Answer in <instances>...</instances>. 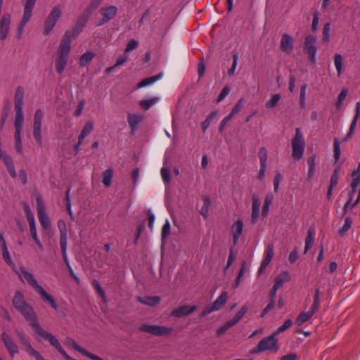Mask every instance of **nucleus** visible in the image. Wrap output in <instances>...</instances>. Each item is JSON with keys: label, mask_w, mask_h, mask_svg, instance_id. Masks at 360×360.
Returning a JSON list of instances; mask_svg holds the SVG:
<instances>
[{"label": "nucleus", "mask_w": 360, "mask_h": 360, "mask_svg": "<svg viewBox=\"0 0 360 360\" xmlns=\"http://www.w3.org/2000/svg\"><path fill=\"white\" fill-rule=\"evenodd\" d=\"M28 322L30 323L31 327L33 328L34 333L37 336L48 340L50 344L53 347H56V349L65 358L66 360H76L72 359L67 354V352L62 347L58 340L54 335L42 328L38 321L37 316Z\"/></svg>", "instance_id": "obj_1"}, {"label": "nucleus", "mask_w": 360, "mask_h": 360, "mask_svg": "<svg viewBox=\"0 0 360 360\" xmlns=\"http://www.w3.org/2000/svg\"><path fill=\"white\" fill-rule=\"evenodd\" d=\"M71 49L70 33H65L60 43L56 60V69L58 73L61 74L68 63L69 53Z\"/></svg>", "instance_id": "obj_2"}, {"label": "nucleus", "mask_w": 360, "mask_h": 360, "mask_svg": "<svg viewBox=\"0 0 360 360\" xmlns=\"http://www.w3.org/2000/svg\"><path fill=\"white\" fill-rule=\"evenodd\" d=\"M12 303L15 309L20 313L27 321H31L37 316L34 308L26 302L22 292L16 291L13 297Z\"/></svg>", "instance_id": "obj_3"}, {"label": "nucleus", "mask_w": 360, "mask_h": 360, "mask_svg": "<svg viewBox=\"0 0 360 360\" xmlns=\"http://www.w3.org/2000/svg\"><path fill=\"white\" fill-rule=\"evenodd\" d=\"M276 335L273 333L269 337L263 338L258 345L251 349L250 353L252 354L262 353L266 351L277 352L278 349V340Z\"/></svg>", "instance_id": "obj_4"}, {"label": "nucleus", "mask_w": 360, "mask_h": 360, "mask_svg": "<svg viewBox=\"0 0 360 360\" xmlns=\"http://www.w3.org/2000/svg\"><path fill=\"white\" fill-rule=\"evenodd\" d=\"M292 157L299 160L303 158L305 141L300 128L295 129V134L291 140Z\"/></svg>", "instance_id": "obj_5"}, {"label": "nucleus", "mask_w": 360, "mask_h": 360, "mask_svg": "<svg viewBox=\"0 0 360 360\" xmlns=\"http://www.w3.org/2000/svg\"><path fill=\"white\" fill-rule=\"evenodd\" d=\"M62 10L60 6L58 5L53 7L51 12L49 14L44 21L43 34L46 36L50 34L56 25L57 21L60 18Z\"/></svg>", "instance_id": "obj_6"}, {"label": "nucleus", "mask_w": 360, "mask_h": 360, "mask_svg": "<svg viewBox=\"0 0 360 360\" xmlns=\"http://www.w3.org/2000/svg\"><path fill=\"white\" fill-rule=\"evenodd\" d=\"M44 112L41 109L36 110L33 122V136L39 145L42 144L41 122Z\"/></svg>", "instance_id": "obj_7"}, {"label": "nucleus", "mask_w": 360, "mask_h": 360, "mask_svg": "<svg viewBox=\"0 0 360 360\" xmlns=\"http://www.w3.org/2000/svg\"><path fill=\"white\" fill-rule=\"evenodd\" d=\"M117 11L118 8L115 6H108L101 8L99 10V13L102 17L99 20L98 25H104L112 20L117 15Z\"/></svg>", "instance_id": "obj_8"}, {"label": "nucleus", "mask_w": 360, "mask_h": 360, "mask_svg": "<svg viewBox=\"0 0 360 360\" xmlns=\"http://www.w3.org/2000/svg\"><path fill=\"white\" fill-rule=\"evenodd\" d=\"M11 14L4 13L0 18V39L5 40L10 32L11 24Z\"/></svg>", "instance_id": "obj_9"}, {"label": "nucleus", "mask_w": 360, "mask_h": 360, "mask_svg": "<svg viewBox=\"0 0 360 360\" xmlns=\"http://www.w3.org/2000/svg\"><path fill=\"white\" fill-rule=\"evenodd\" d=\"M316 41V37L311 34L307 35L305 37L304 49L309 54V60L314 63L316 62V55L317 51V49L315 46Z\"/></svg>", "instance_id": "obj_10"}, {"label": "nucleus", "mask_w": 360, "mask_h": 360, "mask_svg": "<svg viewBox=\"0 0 360 360\" xmlns=\"http://www.w3.org/2000/svg\"><path fill=\"white\" fill-rule=\"evenodd\" d=\"M1 340L11 356L14 357L15 354H18V347L8 334L3 333L1 334Z\"/></svg>", "instance_id": "obj_11"}, {"label": "nucleus", "mask_w": 360, "mask_h": 360, "mask_svg": "<svg viewBox=\"0 0 360 360\" xmlns=\"http://www.w3.org/2000/svg\"><path fill=\"white\" fill-rule=\"evenodd\" d=\"M294 48V40L293 38L287 33H284L282 35L280 49L282 51L286 53H290Z\"/></svg>", "instance_id": "obj_12"}, {"label": "nucleus", "mask_w": 360, "mask_h": 360, "mask_svg": "<svg viewBox=\"0 0 360 360\" xmlns=\"http://www.w3.org/2000/svg\"><path fill=\"white\" fill-rule=\"evenodd\" d=\"M197 307L195 305H183L180 306L178 308L174 309L172 313L171 316L181 318L187 315L192 314L193 311L196 310Z\"/></svg>", "instance_id": "obj_13"}, {"label": "nucleus", "mask_w": 360, "mask_h": 360, "mask_svg": "<svg viewBox=\"0 0 360 360\" xmlns=\"http://www.w3.org/2000/svg\"><path fill=\"white\" fill-rule=\"evenodd\" d=\"M252 214L250 217L251 223L255 224L258 221L259 211H260V201L257 195H253L252 198Z\"/></svg>", "instance_id": "obj_14"}, {"label": "nucleus", "mask_w": 360, "mask_h": 360, "mask_svg": "<svg viewBox=\"0 0 360 360\" xmlns=\"http://www.w3.org/2000/svg\"><path fill=\"white\" fill-rule=\"evenodd\" d=\"M243 224L241 219H237L232 224L231 231L233 236V243L236 245L238 243L240 236L243 232Z\"/></svg>", "instance_id": "obj_15"}, {"label": "nucleus", "mask_w": 360, "mask_h": 360, "mask_svg": "<svg viewBox=\"0 0 360 360\" xmlns=\"http://www.w3.org/2000/svg\"><path fill=\"white\" fill-rule=\"evenodd\" d=\"M86 20V19H80L77 21L76 25L72 30H67L65 33H70V41L72 39H76L79 34L82 32L83 28L85 26Z\"/></svg>", "instance_id": "obj_16"}, {"label": "nucleus", "mask_w": 360, "mask_h": 360, "mask_svg": "<svg viewBox=\"0 0 360 360\" xmlns=\"http://www.w3.org/2000/svg\"><path fill=\"white\" fill-rule=\"evenodd\" d=\"M21 275H20V278L22 280L24 278L26 281L35 290L39 289L41 285H39L37 281L34 278V276L26 271L24 268L20 269Z\"/></svg>", "instance_id": "obj_17"}, {"label": "nucleus", "mask_w": 360, "mask_h": 360, "mask_svg": "<svg viewBox=\"0 0 360 360\" xmlns=\"http://www.w3.org/2000/svg\"><path fill=\"white\" fill-rule=\"evenodd\" d=\"M15 334L18 338L22 349L29 354L32 352L34 349L32 347L30 342L27 338L25 337V334L21 331H16Z\"/></svg>", "instance_id": "obj_18"}, {"label": "nucleus", "mask_w": 360, "mask_h": 360, "mask_svg": "<svg viewBox=\"0 0 360 360\" xmlns=\"http://www.w3.org/2000/svg\"><path fill=\"white\" fill-rule=\"evenodd\" d=\"M352 181L351 184V191H349V195H354L357 186L360 184V164L358 168L352 172Z\"/></svg>", "instance_id": "obj_19"}, {"label": "nucleus", "mask_w": 360, "mask_h": 360, "mask_svg": "<svg viewBox=\"0 0 360 360\" xmlns=\"http://www.w3.org/2000/svg\"><path fill=\"white\" fill-rule=\"evenodd\" d=\"M24 93V89L22 86L16 88L14 95V108H22Z\"/></svg>", "instance_id": "obj_20"}, {"label": "nucleus", "mask_w": 360, "mask_h": 360, "mask_svg": "<svg viewBox=\"0 0 360 360\" xmlns=\"http://www.w3.org/2000/svg\"><path fill=\"white\" fill-rule=\"evenodd\" d=\"M40 295L41 298L46 302L50 304V305L54 309H58V305L54 299L41 286L36 290Z\"/></svg>", "instance_id": "obj_21"}, {"label": "nucleus", "mask_w": 360, "mask_h": 360, "mask_svg": "<svg viewBox=\"0 0 360 360\" xmlns=\"http://www.w3.org/2000/svg\"><path fill=\"white\" fill-rule=\"evenodd\" d=\"M142 119V117L138 114L128 113L127 121L132 131L134 132L137 130L138 125L141 122Z\"/></svg>", "instance_id": "obj_22"}, {"label": "nucleus", "mask_w": 360, "mask_h": 360, "mask_svg": "<svg viewBox=\"0 0 360 360\" xmlns=\"http://www.w3.org/2000/svg\"><path fill=\"white\" fill-rule=\"evenodd\" d=\"M163 77V73H159L156 75L144 78L137 84V88L141 89L145 86H150L157 81L160 80Z\"/></svg>", "instance_id": "obj_23"}, {"label": "nucleus", "mask_w": 360, "mask_h": 360, "mask_svg": "<svg viewBox=\"0 0 360 360\" xmlns=\"http://www.w3.org/2000/svg\"><path fill=\"white\" fill-rule=\"evenodd\" d=\"M15 116L14 121L15 130L22 131L24 121V115L22 108H14Z\"/></svg>", "instance_id": "obj_24"}, {"label": "nucleus", "mask_w": 360, "mask_h": 360, "mask_svg": "<svg viewBox=\"0 0 360 360\" xmlns=\"http://www.w3.org/2000/svg\"><path fill=\"white\" fill-rule=\"evenodd\" d=\"M228 300V294L223 292L213 302L212 307L215 311L221 309Z\"/></svg>", "instance_id": "obj_25"}, {"label": "nucleus", "mask_w": 360, "mask_h": 360, "mask_svg": "<svg viewBox=\"0 0 360 360\" xmlns=\"http://www.w3.org/2000/svg\"><path fill=\"white\" fill-rule=\"evenodd\" d=\"M160 101V97H152L148 99L140 101L139 104L142 109L147 110L152 106L156 105Z\"/></svg>", "instance_id": "obj_26"}, {"label": "nucleus", "mask_w": 360, "mask_h": 360, "mask_svg": "<svg viewBox=\"0 0 360 360\" xmlns=\"http://www.w3.org/2000/svg\"><path fill=\"white\" fill-rule=\"evenodd\" d=\"M315 313L316 311L313 310V309L310 307V309L308 311H304L299 314L296 319V323L298 326L302 325L304 322L308 321Z\"/></svg>", "instance_id": "obj_27"}, {"label": "nucleus", "mask_w": 360, "mask_h": 360, "mask_svg": "<svg viewBox=\"0 0 360 360\" xmlns=\"http://www.w3.org/2000/svg\"><path fill=\"white\" fill-rule=\"evenodd\" d=\"M202 201L203 205L200 209V213L205 219H206L209 214L210 207L211 206L212 201L210 198L207 195L202 196Z\"/></svg>", "instance_id": "obj_28"}, {"label": "nucleus", "mask_w": 360, "mask_h": 360, "mask_svg": "<svg viewBox=\"0 0 360 360\" xmlns=\"http://www.w3.org/2000/svg\"><path fill=\"white\" fill-rule=\"evenodd\" d=\"M290 279V276L289 273L286 271L281 272L279 275H278L275 278L274 285L278 288H281L283 284Z\"/></svg>", "instance_id": "obj_29"}, {"label": "nucleus", "mask_w": 360, "mask_h": 360, "mask_svg": "<svg viewBox=\"0 0 360 360\" xmlns=\"http://www.w3.org/2000/svg\"><path fill=\"white\" fill-rule=\"evenodd\" d=\"M137 300L142 304L153 307L160 303V297L158 296L147 297L145 298L138 297Z\"/></svg>", "instance_id": "obj_30"}, {"label": "nucleus", "mask_w": 360, "mask_h": 360, "mask_svg": "<svg viewBox=\"0 0 360 360\" xmlns=\"http://www.w3.org/2000/svg\"><path fill=\"white\" fill-rule=\"evenodd\" d=\"M274 200V196L271 193H269L265 195L264 202L262 207V215L266 217L269 214L270 205Z\"/></svg>", "instance_id": "obj_31"}, {"label": "nucleus", "mask_w": 360, "mask_h": 360, "mask_svg": "<svg viewBox=\"0 0 360 360\" xmlns=\"http://www.w3.org/2000/svg\"><path fill=\"white\" fill-rule=\"evenodd\" d=\"M21 132L22 131L15 130V148L20 155L23 154Z\"/></svg>", "instance_id": "obj_32"}, {"label": "nucleus", "mask_w": 360, "mask_h": 360, "mask_svg": "<svg viewBox=\"0 0 360 360\" xmlns=\"http://www.w3.org/2000/svg\"><path fill=\"white\" fill-rule=\"evenodd\" d=\"M24 1V13L23 15L32 17V10L37 0H23Z\"/></svg>", "instance_id": "obj_33"}, {"label": "nucleus", "mask_w": 360, "mask_h": 360, "mask_svg": "<svg viewBox=\"0 0 360 360\" xmlns=\"http://www.w3.org/2000/svg\"><path fill=\"white\" fill-rule=\"evenodd\" d=\"M314 234H315L314 229L309 228V230L307 231V236L305 239L304 253H307V251L311 248V245L314 240Z\"/></svg>", "instance_id": "obj_34"}, {"label": "nucleus", "mask_w": 360, "mask_h": 360, "mask_svg": "<svg viewBox=\"0 0 360 360\" xmlns=\"http://www.w3.org/2000/svg\"><path fill=\"white\" fill-rule=\"evenodd\" d=\"M113 176V171L112 169L109 168L104 171L102 174V182L103 184L108 187L111 185L112 179Z\"/></svg>", "instance_id": "obj_35"}, {"label": "nucleus", "mask_w": 360, "mask_h": 360, "mask_svg": "<svg viewBox=\"0 0 360 360\" xmlns=\"http://www.w3.org/2000/svg\"><path fill=\"white\" fill-rule=\"evenodd\" d=\"M95 54L93 52H86L84 53L79 60V64L82 67L86 66L94 58Z\"/></svg>", "instance_id": "obj_36"}, {"label": "nucleus", "mask_w": 360, "mask_h": 360, "mask_svg": "<svg viewBox=\"0 0 360 360\" xmlns=\"http://www.w3.org/2000/svg\"><path fill=\"white\" fill-rule=\"evenodd\" d=\"M352 224V219L351 217L347 216L345 219V223L342 228H340L338 231V234L343 237L346 233L350 229Z\"/></svg>", "instance_id": "obj_37"}, {"label": "nucleus", "mask_w": 360, "mask_h": 360, "mask_svg": "<svg viewBox=\"0 0 360 360\" xmlns=\"http://www.w3.org/2000/svg\"><path fill=\"white\" fill-rule=\"evenodd\" d=\"M158 325L141 324L139 330L153 335H156Z\"/></svg>", "instance_id": "obj_38"}, {"label": "nucleus", "mask_w": 360, "mask_h": 360, "mask_svg": "<svg viewBox=\"0 0 360 360\" xmlns=\"http://www.w3.org/2000/svg\"><path fill=\"white\" fill-rule=\"evenodd\" d=\"M1 250H2V256L6 262V263L11 266L12 268H15V265L13 263L12 258L10 255V253L8 250L6 244H3L1 245Z\"/></svg>", "instance_id": "obj_39"}, {"label": "nucleus", "mask_w": 360, "mask_h": 360, "mask_svg": "<svg viewBox=\"0 0 360 360\" xmlns=\"http://www.w3.org/2000/svg\"><path fill=\"white\" fill-rule=\"evenodd\" d=\"M31 236L40 250H43V245L41 243L37 231L36 224L29 225Z\"/></svg>", "instance_id": "obj_40"}, {"label": "nucleus", "mask_w": 360, "mask_h": 360, "mask_svg": "<svg viewBox=\"0 0 360 360\" xmlns=\"http://www.w3.org/2000/svg\"><path fill=\"white\" fill-rule=\"evenodd\" d=\"M334 65L337 70L338 76H340L342 72V56L340 54H335Z\"/></svg>", "instance_id": "obj_41"}, {"label": "nucleus", "mask_w": 360, "mask_h": 360, "mask_svg": "<svg viewBox=\"0 0 360 360\" xmlns=\"http://www.w3.org/2000/svg\"><path fill=\"white\" fill-rule=\"evenodd\" d=\"M38 218L42 227L46 230L50 228V219L46 212L39 214Z\"/></svg>", "instance_id": "obj_42"}, {"label": "nucleus", "mask_w": 360, "mask_h": 360, "mask_svg": "<svg viewBox=\"0 0 360 360\" xmlns=\"http://www.w3.org/2000/svg\"><path fill=\"white\" fill-rule=\"evenodd\" d=\"M23 209H24L27 221L29 223V225L35 224L34 216V214L32 212L30 206L27 203H25L23 205Z\"/></svg>", "instance_id": "obj_43"}, {"label": "nucleus", "mask_w": 360, "mask_h": 360, "mask_svg": "<svg viewBox=\"0 0 360 360\" xmlns=\"http://www.w3.org/2000/svg\"><path fill=\"white\" fill-rule=\"evenodd\" d=\"M281 95L279 94H274L265 103L266 108H274L281 99Z\"/></svg>", "instance_id": "obj_44"}, {"label": "nucleus", "mask_w": 360, "mask_h": 360, "mask_svg": "<svg viewBox=\"0 0 360 360\" xmlns=\"http://www.w3.org/2000/svg\"><path fill=\"white\" fill-rule=\"evenodd\" d=\"M267 150L264 146H262L259 148V153H258V157L259 159L260 165H266V161H267Z\"/></svg>", "instance_id": "obj_45"}, {"label": "nucleus", "mask_w": 360, "mask_h": 360, "mask_svg": "<svg viewBox=\"0 0 360 360\" xmlns=\"http://www.w3.org/2000/svg\"><path fill=\"white\" fill-rule=\"evenodd\" d=\"M172 328L167 327L165 326H158L155 336L168 335L172 333Z\"/></svg>", "instance_id": "obj_46"}, {"label": "nucleus", "mask_w": 360, "mask_h": 360, "mask_svg": "<svg viewBox=\"0 0 360 360\" xmlns=\"http://www.w3.org/2000/svg\"><path fill=\"white\" fill-rule=\"evenodd\" d=\"M358 120L359 118H356L354 117H353V120L349 127V131L347 134L346 136L345 137L344 141H347L354 134Z\"/></svg>", "instance_id": "obj_47"}, {"label": "nucleus", "mask_w": 360, "mask_h": 360, "mask_svg": "<svg viewBox=\"0 0 360 360\" xmlns=\"http://www.w3.org/2000/svg\"><path fill=\"white\" fill-rule=\"evenodd\" d=\"M292 320L288 319H286L284 323L280 326L277 330L274 333L276 335H278V334L283 333V331H285V330H287L288 328H289L290 327V326L292 325Z\"/></svg>", "instance_id": "obj_48"}, {"label": "nucleus", "mask_w": 360, "mask_h": 360, "mask_svg": "<svg viewBox=\"0 0 360 360\" xmlns=\"http://www.w3.org/2000/svg\"><path fill=\"white\" fill-rule=\"evenodd\" d=\"M330 25L329 22H327L324 25L323 32H322V39L325 41L328 42L330 41Z\"/></svg>", "instance_id": "obj_49"}, {"label": "nucleus", "mask_w": 360, "mask_h": 360, "mask_svg": "<svg viewBox=\"0 0 360 360\" xmlns=\"http://www.w3.org/2000/svg\"><path fill=\"white\" fill-rule=\"evenodd\" d=\"M30 17H27L25 15H22V18L20 22V24L18 27V34L20 37L24 32V27L27 22L30 20Z\"/></svg>", "instance_id": "obj_50"}, {"label": "nucleus", "mask_w": 360, "mask_h": 360, "mask_svg": "<svg viewBox=\"0 0 360 360\" xmlns=\"http://www.w3.org/2000/svg\"><path fill=\"white\" fill-rule=\"evenodd\" d=\"M333 146H334V159H335V162H337L340 159L341 150H340V143L336 138L334 139Z\"/></svg>", "instance_id": "obj_51"}, {"label": "nucleus", "mask_w": 360, "mask_h": 360, "mask_svg": "<svg viewBox=\"0 0 360 360\" xmlns=\"http://www.w3.org/2000/svg\"><path fill=\"white\" fill-rule=\"evenodd\" d=\"M347 92L348 91L347 89H342L341 92L340 93L336 103V105L338 109H340L342 108V103L347 95Z\"/></svg>", "instance_id": "obj_52"}, {"label": "nucleus", "mask_w": 360, "mask_h": 360, "mask_svg": "<svg viewBox=\"0 0 360 360\" xmlns=\"http://www.w3.org/2000/svg\"><path fill=\"white\" fill-rule=\"evenodd\" d=\"M233 63L231 65V68L228 70V74L230 77L233 76L235 73L237 64H238V54L237 53H234L233 54Z\"/></svg>", "instance_id": "obj_53"}, {"label": "nucleus", "mask_w": 360, "mask_h": 360, "mask_svg": "<svg viewBox=\"0 0 360 360\" xmlns=\"http://www.w3.org/2000/svg\"><path fill=\"white\" fill-rule=\"evenodd\" d=\"M274 255V247L272 245H268L264 252V258L271 262Z\"/></svg>", "instance_id": "obj_54"}, {"label": "nucleus", "mask_w": 360, "mask_h": 360, "mask_svg": "<svg viewBox=\"0 0 360 360\" xmlns=\"http://www.w3.org/2000/svg\"><path fill=\"white\" fill-rule=\"evenodd\" d=\"M231 91V87L229 86H226L223 88L221 93L218 96L217 98L216 99V103L221 102L223 99L226 98V96L230 93Z\"/></svg>", "instance_id": "obj_55"}, {"label": "nucleus", "mask_w": 360, "mask_h": 360, "mask_svg": "<svg viewBox=\"0 0 360 360\" xmlns=\"http://www.w3.org/2000/svg\"><path fill=\"white\" fill-rule=\"evenodd\" d=\"M243 105H244L243 100V99H240L238 101V103L233 106V108H232V110H231L230 113L233 116H235L236 115H237L240 111V110L242 109Z\"/></svg>", "instance_id": "obj_56"}, {"label": "nucleus", "mask_w": 360, "mask_h": 360, "mask_svg": "<svg viewBox=\"0 0 360 360\" xmlns=\"http://www.w3.org/2000/svg\"><path fill=\"white\" fill-rule=\"evenodd\" d=\"M93 129L94 123L91 121H89L85 124L81 133L87 136L92 131Z\"/></svg>", "instance_id": "obj_57"}, {"label": "nucleus", "mask_w": 360, "mask_h": 360, "mask_svg": "<svg viewBox=\"0 0 360 360\" xmlns=\"http://www.w3.org/2000/svg\"><path fill=\"white\" fill-rule=\"evenodd\" d=\"M160 173H161V176H162L164 182L166 184H168L171 180L170 171L165 167H162L161 169Z\"/></svg>", "instance_id": "obj_58"}, {"label": "nucleus", "mask_w": 360, "mask_h": 360, "mask_svg": "<svg viewBox=\"0 0 360 360\" xmlns=\"http://www.w3.org/2000/svg\"><path fill=\"white\" fill-rule=\"evenodd\" d=\"M170 233V224L169 221H166L165 224L163 225L162 229V239L165 240L167 238Z\"/></svg>", "instance_id": "obj_59"}, {"label": "nucleus", "mask_w": 360, "mask_h": 360, "mask_svg": "<svg viewBox=\"0 0 360 360\" xmlns=\"http://www.w3.org/2000/svg\"><path fill=\"white\" fill-rule=\"evenodd\" d=\"M338 173H339V168L335 169L333 171V174L330 178V187H335L338 183Z\"/></svg>", "instance_id": "obj_60"}, {"label": "nucleus", "mask_w": 360, "mask_h": 360, "mask_svg": "<svg viewBox=\"0 0 360 360\" xmlns=\"http://www.w3.org/2000/svg\"><path fill=\"white\" fill-rule=\"evenodd\" d=\"M248 306L247 305H243L241 309L237 312V314L235 315V316L233 317V319L237 321L238 322L242 318L243 316L246 314V312L248 311Z\"/></svg>", "instance_id": "obj_61"}, {"label": "nucleus", "mask_w": 360, "mask_h": 360, "mask_svg": "<svg viewBox=\"0 0 360 360\" xmlns=\"http://www.w3.org/2000/svg\"><path fill=\"white\" fill-rule=\"evenodd\" d=\"M60 248L61 250L63 251H67V247H68V233L66 234H60Z\"/></svg>", "instance_id": "obj_62"}, {"label": "nucleus", "mask_w": 360, "mask_h": 360, "mask_svg": "<svg viewBox=\"0 0 360 360\" xmlns=\"http://www.w3.org/2000/svg\"><path fill=\"white\" fill-rule=\"evenodd\" d=\"M93 286L94 287L98 295L102 297V299L103 300H105V292L103 291V288H101V285L97 281L94 280L93 281Z\"/></svg>", "instance_id": "obj_63"}, {"label": "nucleus", "mask_w": 360, "mask_h": 360, "mask_svg": "<svg viewBox=\"0 0 360 360\" xmlns=\"http://www.w3.org/2000/svg\"><path fill=\"white\" fill-rule=\"evenodd\" d=\"M37 210L38 214L46 212L44 202L39 196L37 198Z\"/></svg>", "instance_id": "obj_64"}]
</instances>
